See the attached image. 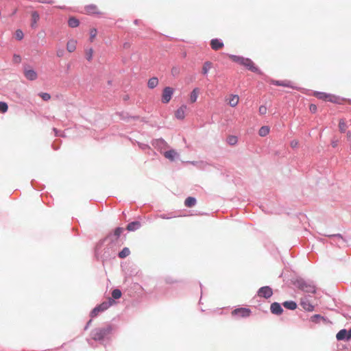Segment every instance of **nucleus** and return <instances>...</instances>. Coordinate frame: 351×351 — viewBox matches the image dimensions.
<instances>
[{"instance_id":"1","label":"nucleus","mask_w":351,"mask_h":351,"mask_svg":"<svg viewBox=\"0 0 351 351\" xmlns=\"http://www.w3.org/2000/svg\"><path fill=\"white\" fill-rule=\"evenodd\" d=\"M313 95L319 99H322L325 101H330L334 104H341L344 101L343 99L339 97V96L321 91H315Z\"/></svg>"},{"instance_id":"2","label":"nucleus","mask_w":351,"mask_h":351,"mask_svg":"<svg viewBox=\"0 0 351 351\" xmlns=\"http://www.w3.org/2000/svg\"><path fill=\"white\" fill-rule=\"evenodd\" d=\"M230 58L232 61L244 66L252 72H258V69L250 59L233 55L230 56Z\"/></svg>"},{"instance_id":"3","label":"nucleus","mask_w":351,"mask_h":351,"mask_svg":"<svg viewBox=\"0 0 351 351\" xmlns=\"http://www.w3.org/2000/svg\"><path fill=\"white\" fill-rule=\"evenodd\" d=\"M112 330V327L110 325L104 328H96L92 332V337L95 341H101L110 334Z\"/></svg>"},{"instance_id":"4","label":"nucleus","mask_w":351,"mask_h":351,"mask_svg":"<svg viewBox=\"0 0 351 351\" xmlns=\"http://www.w3.org/2000/svg\"><path fill=\"white\" fill-rule=\"evenodd\" d=\"M298 287L306 293H314L316 291L315 287L313 284L304 280L298 281Z\"/></svg>"},{"instance_id":"5","label":"nucleus","mask_w":351,"mask_h":351,"mask_svg":"<svg viewBox=\"0 0 351 351\" xmlns=\"http://www.w3.org/2000/svg\"><path fill=\"white\" fill-rule=\"evenodd\" d=\"M250 313L251 311L247 308H238L232 311V315L236 317H247Z\"/></svg>"},{"instance_id":"6","label":"nucleus","mask_w":351,"mask_h":351,"mask_svg":"<svg viewBox=\"0 0 351 351\" xmlns=\"http://www.w3.org/2000/svg\"><path fill=\"white\" fill-rule=\"evenodd\" d=\"M110 304L107 302H104L101 304L100 305L96 306L93 309V311L90 313L91 317H95L97 316L99 313L102 312L105 310H106L109 307Z\"/></svg>"},{"instance_id":"7","label":"nucleus","mask_w":351,"mask_h":351,"mask_svg":"<svg viewBox=\"0 0 351 351\" xmlns=\"http://www.w3.org/2000/svg\"><path fill=\"white\" fill-rule=\"evenodd\" d=\"M272 294V289L269 287H261L258 291V295L265 298H270Z\"/></svg>"},{"instance_id":"8","label":"nucleus","mask_w":351,"mask_h":351,"mask_svg":"<svg viewBox=\"0 0 351 351\" xmlns=\"http://www.w3.org/2000/svg\"><path fill=\"white\" fill-rule=\"evenodd\" d=\"M223 46V43L217 38L212 39L210 40V47L215 51L222 49Z\"/></svg>"},{"instance_id":"9","label":"nucleus","mask_w":351,"mask_h":351,"mask_svg":"<svg viewBox=\"0 0 351 351\" xmlns=\"http://www.w3.org/2000/svg\"><path fill=\"white\" fill-rule=\"evenodd\" d=\"M31 27L34 29L37 27L38 21L40 19L39 14L37 11H33L31 13Z\"/></svg>"},{"instance_id":"10","label":"nucleus","mask_w":351,"mask_h":351,"mask_svg":"<svg viewBox=\"0 0 351 351\" xmlns=\"http://www.w3.org/2000/svg\"><path fill=\"white\" fill-rule=\"evenodd\" d=\"M300 305L306 311H313L314 307L307 300L306 297H304L301 299Z\"/></svg>"},{"instance_id":"11","label":"nucleus","mask_w":351,"mask_h":351,"mask_svg":"<svg viewBox=\"0 0 351 351\" xmlns=\"http://www.w3.org/2000/svg\"><path fill=\"white\" fill-rule=\"evenodd\" d=\"M86 13L88 14H100L98 8L95 5H88L84 8Z\"/></svg>"},{"instance_id":"12","label":"nucleus","mask_w":351,"mask_h":351,"mask_svg":"<svg viewBox=\"0 0 351 351\" xmlns=\"http://www.w3.org/2000/svg\"><path fill=\"white\" fill-rule=\"evenodd\" d=\"M270 309H271V312L273 314H276V315H280L283 311V309L282 308L281 306L278 302L272 303L271 304Z\"/></svg>"},{"instance_id":"13","label":"nucleus","mask_w":351,"mask_h":351,"mask_svg":"<svg viewBox=\"0 0 351 351\" xmlns=\"http://www.w3.org/2000/svg\"><path fill=\"white\" fill-rule=\"evenodd\" d=\"M226 101L230 106L235 107L239 103V97L237 95H230L227 97Z\"/></svg>"},{"instance_id":"14","label":"nucleus","mask_w":351,"mask_h":351,"mask_svg":"<svg viewBox=\"0 0 351 351\" xmlns=\"http://www.w3.org/2000/svg\"><path fill=\"white\" fill-rule=\"evenodd\" d=\"M186 110V106H182L175 112V117L178 119H184Z\"/></svg>"},{"instance_id":"15","label":"nucleus","mask_w":351,"mask_h":351,"mask_svg":"<svg viewBox=\"0 0 351 351\" xmlns=\"http://www.w3.org/2000/svg\"><path fill=\"white\" fill-rule=\"evenodd\" d=\"M173 95L172 89H164V92L162 97V101L163 103H168Z\"/></svg>"},{"instance_id":"16","label":"nucleus","mask_w":351,"mask_h":351,"mask_svg":"<svg viewBox=\"0 0 351 351\" xmlns=\"http://www.w3.org/2000/svg\"><path fill=\"white\" fill-rule=\"evenodd\" d=\"M77 47V40L74 39H71L66 43V50L69 53L74 52Z\"/></svg>"},{"instance_id":"17","label":"nucleus","mask_w":351,"mask_h":351,"mask_svg":"<svg viewBox=\"0 0 351 351\" xmlns=\"http://www.w3.org/2000/svg\"><path fill=\"white\" fill-rule=\"evenodd\" d=\"M25 77L29 80H34L37 77V73L32 69H26L24 71Z\"/></svg>"},{"instance_id":"18","label":"nucleus","mask_w":351,"mask_h":351,"mask_svg":"<svg viewBox=\"0 0 351 351\" xmlns=\"http://www.w3.org/2000/svg\"><path fill=\"white\" fill-rule=\"evenodd\" d=\"M141 227V223L139 221H133L127 226V230L128 231H134Z\"/></svg>"},{"instance_id":"19","label":"nucleus","mask_w":351,"mask_h":351,"mask_svg":"<svg viewBox=\"0 0 351 351\" xmlns=\"http://www.w3.org/2000/svg\"><path fill=\"white\" fill-rule=\"evenodd\" d=\"M274 86H287L292 88V84L290 81L285 80V81H275L272 83Z\"/></svg>"},{"instance_id":"20","label":"nucleus","mask_w":351,"mask_h":351,"mask_svg":"<svg viewBox=\"0 0 351 351\" xmlns=\"http://www.w3.org/2000/svg\"><path fill=\"white\" fill-rule=\"evenodd\" d=\"M347 333L348 332L346 329H342V330H339L336 335L337 340H339V341H341V340H344V339L347 340Z\"/></svg>"},{"instance_id":"21","label":"nucleus","mask_w":351,"mask_h":351,"mask_svg":"<svg viewBox=\"0 0 351 351\" xmlns=\"http://www.w3.org/2000/svg\"><path fill=\"white\" fill-rule=\"evenodd\" d=\"M195 204L196 199L193 197H189L184 201V205L189 208L194 206Z\"/></svg>"},{"instance_id":"22","label":"nucleus","mask_w":351,"mask_h":351,"mask_svg":"<svg viewBox=\"0 0 351 351\" xmlns=\"http://www.w3.org/2000/svg\"><path fill=\"white\" fill-rule=\"evenodd\" d=\"M164 156H165V158L173 161L174 160L175 157L177 156V152L175 150H169V151L165 152L164 154Z\"/></svg>"},{"instance_id":"23","label":"nucleus","mask_w":351,"mask_h":351,"mask_svg":"<svg viewBox=\"0 0 351 351\" xmlns=\"http://www.w3.org/2000/svg\"><path fill=\"white\" fill-rule=\"evenodd\" d=\"M339 130L341 133H344L347 129V124L344 119H341L339 122Z\"/></svg>"},{"instance_id":"24","label":"nucleus","mask_w":351,"mask_h":351,"mask_svg":"<svg viewBox=\"0 0 351 351\" xmlns=\"http://www.w3.org/2000/svg\"><path fill=\"white\" fill-rule=\"evenodd\" d=\"M282 304L285 308L290 310H295L297 308V304L293 301H287L285 302Z\"/></svg>"},{"instance_id":"25","label":"nucleus","mask_w":351,"mask_h":351,"mask_svg":"<svg viewBox=\"0 0 351 351\" xmlns=\"http://www.w3.org/2000/svg\"><path fill=\"white\" fill-rule=\"evenodd\" d=\"M158 84V79L156 77H152L149 80L147 86L148 88H155Z\"/></svg>"},{"instance_id":"26","label":"nucleus","mask_w":351,"mask_h":351,"mask_svg":"<svg viewBox=\"0 0 351 351\" xmlns=\"http://www.w3.org/2000/svg\"><path fill=\"white\" fill-rule=\"evenodd\" d=\"M80 22L78 19L75 17H71L68 21V25L71 27H76L79 25Z\"/></svg>"},{"instance_id":"27","label":"nucleus","mask_w":351,"mask_h":351,"mask_svg":"<svg viewBox=\"0 0 351 351\" xmlns=\"http://www.w3.org/2000/svg\"><path fill=\"white\" fill-rule=\"evenodd\" d=\"M212 66L213 64L210 62H206L202 66V73L204 75L207 74L208 71L212 68Z\"/></svg>"},{"instance_id":"28","label":"nucleus","mask_w":351,"mask_h":351,"mask_svg":"<svg viewBox=\"0 0 351 351\" xmlns=\"http://www.w3.org/2000/svg\"><path fill=\"white\" fill-rule=\"evenodd\" d=\"M93 53L94 51L92 48H89L85 50V57L88 62H90L92 60L93 57Z\"/></svg>"},{"instance_id":"29","label":"nucleus","mask_w":351,"mask_h":351,"mask_svg":"<svg viewBox=\"0 0 351 351\" xmlns=\"http://www.w3.org/2000/svg\"><path fill=\"white\" fill-rule=\"evenodd\" d=\"M198 95H199L198 89H193V90L191 92V93L190 95V101L191 103L195 102L198 97Z\"/></svg>"},{"instance_id":"30","label":"nucleus","mask_w":351,"mask_h":351,"mask_svg":"<svg viewBox=\"0 0 351 351\" xmlns=\"http://www.w3.org/2000/svg\"><path fill=\"white\" fill-rule=\"evenodd\" d=\"M269 133V128L268 126H263L258 131V134L261 136H266Z\"/></svg>"},{"instance_id":"31","label":"nucleus","mask_w":351,"mask_h":351,"mask_svg":"<svg viewBox=\"0 0 351 351\" xmlns=\"http://www.w3.org/2000/svg\"><path fill=\"white\" fill-rule=\"evenodd\" d=\"M130 254V250L128 247H124L119 253V257L121 258H124L129 256Z\"/></svg>"},{"instance_id":"32","label":"nucleus","mask_w":351,"mask_h":351,"mask_svg":"<svg viewBox=\"0 0 351 351\" xmlns=\"http://www.w3.org/2000/svg\"><path fill=\"white\" fill-rule=\"evenodd\" d=\"M227 142L230 145H234L237 143V138L235 136H229L227 138Z\"/></svg>"},{"instance_id":"33","label":"nucleus","mask_w":351,"mask_h":351,"mask_svg":"<svg viewBox=\"0 0 351 351\" xmlns=\"http://www.w3.org/2000/svg\"><path fill=\"white\" fill-rule=\"evenodd\" d=\"M97 31L95 28H92L90 29V41L93 42L95 37L97 36Z\"/></svg>"},{"instance_id":"34","label":"nucleus","mask_w":351,"mask_h":351,"mask_svg":"<svg viewBox=\"0 0 351 351\" xmlns=\"http://www.w3.org/2000/svg\"><path fill=\"white\" fill-rule=\"evenodd\" d=\"M112 297L114 299H119L121 297V291L119 289H114L112 292Z\"/></svg>"},{"instance_id":"35","label":"nucleus","mask_w":351,"mask_h":351,"mask_svg":"<svg viewBox=\"0 0 351 351\" xmlns=\"http://www.w3.org/2000/svg\"><path fill=\"white\" fill-rule=\"evenodd\" d=\"M8 106L6 103L0 101V112L4 113L7 112Z\"/></svg>"},{"instance_id":"36","label":"nucleus","mask_w":351,"mask_h":351,"mask_svg":"<svg viewBox=\"0 0 351 351\" xmlns=\"http://www.w3.org/2000/svg\"><path fill=\"white\" fill-rule=\"evenodd\" d=\"M24 34L23 32L21 29H17L15 32V38L21 40L23 38Z\"/></svg>"},{"instance_id":"37","label":"nucleus","mask_w":351,"mask_h":351,"mask_svg":"<svg viewBox=\"0 0 351 351\" xmlns=\"http://www.w3.org/2000/svg\"><path fill=\"white\" fill-rule=\"evenodd\" d=\"M123 228H117L115 230H114V236H116L117 238L121 235V234L123 232Z\"/></svg>"},{"instance_id":"38","label":"nucleus","mask_w":351,"mask_h":351,"mask_svg":"<svg viewBox=\"0 0 351 351\" xmlns=\"http://www.w3.org/2000/svg\"><path fill=\"white\" fill-rule=\"evenodd\" d=\"M171 73L173 75H177L180 73V68L177 66H174L171 69Z\"/></svg>"},{"instance_id":"39","label":"nucleus","mask_w":351,"mask_h":351,"mask_svg":"<svg viewBox=\"0 0 351 351\" xmlns=\"http://www.w3.org/2000/svg\"><path fill=\"white\" fill-rule=\"evenodd\" d=\"M13 61L15 63H20L21 61V58L19 55L14 54L13 56Z\"/></svg>"},{"instance_id":"40","label":"nucleus","mask_w":351,"mask_h":351,"mask_svg":"<svg viewBox=\"0 0 351 351\" xmlns=\"http://www.w3.org/2000/svg\"><path fill=\"white\" fill-rule=\"evenodd\" d=\"M258 111L261 114H265L267 113V108L265 106H261Z\"/></svg>"},{"instance_id":"41","label":"nucleus","mask_w":351,"mask_h":351,"mask_svg":"<svg viewBox=\"0 0 351 351\" xmlns=\"http://www.w3.org/2000/svg\"><path fill=\"white\" fill-rule=\"evenodd\" d=\"M40 96L43 98V99L45 100V101H47V100H49L51 98L50 95L48 94V93H42L40 95Z\"/></svg>"},{"instance_id":"42","label":"nucleus","mask_w":351,"mask_h":351,"mask_svg":"<svg viewBox=\"0 0 351 351\" xmlns=\"http://www.w3.org/2000/svg\"><path fill=\"white\" fill-rule=\"evenodd\" d=\"M309 110L312 113H315L317 111V106L315 104H311L309 106Z\"/></svg>"},{"instance_id":"43","label":"nucleus","mask_w":351,"mask_h":351,"mask_svg":"<svg viewBox=\"0 0 351 351\" xmlns=\"http://www.w3.org/2000/svg\"><path fill=\"white\" fill-rule=\"evenodd\" d=\"M39 3H49V4H52L53 3V0H36Z\"/></svg>"},{"instance_id":"44","label":"nucleus","mask_w":351,"mask_h":351,"mask_svg":"<svg viewBox=\"0 0 351 351\" xmlns=\"http://www.w3.org/2000/svg\"><path fill=\"white\" fill-rule=\"evenodd\" d=\"M56 55L59 58H61L64 55V50L63 49H58L57 51H56Z\"/></svg>"},{"instance_id":"45","label":"nucleus","mask_w":351,"mask_h":351,"mask_svg":"<svg viewBox=\"0 0 351 351\" xmlns=\"http://www.w3.org/2000/svg\"><path fill=\"white\" fill-rule=\"evenodd\" d=\"M298 145V142L295 140L291 142V146L292 147H296Z\"/></svg>"},{"instance_id":"46","label":"nucleus","mask_w":351,"mask_h":351,"mask_svg":"<svg viewBox=\"0 0 351 351\" xmlns=\"http://www.w3.org/2000/svg\"><path fill=\"white\" fill-rule=\"evenodd\" d=\"M319 318H321V316H320V315H314V316H313V317H311V320H312L313 322H315V320H317V319H319Z\"/></svg>"},{"instance_id":"47","label":"nucleus","mask_w":351,"mask_h":351,"mask_svg":"<svg viewBox=\"0 0 351 351\" xmlns=\"http://www.w3.org/2000/svg\"><path fill=\"white\" fill-rule=\"evenodd\" d=\"M347 340L351 339V328L349 330H347Z\"/></svg>"},{"instance_id":"48","label":"nucleus","mask_w":351,"mask_h":351,"mask_svg":"<svg viewBox=\"0 0 351 351\" xmlns=\"http://www.w3.org/2000/svg\"><path fill=\"white\" fill-rule=\"evenodd\" d=\"M130 46V43H125L123 44V48H125V49L129 48Z\"/></svg>"},{"instance_id":"49","label":"nucleus","mask_w":351,"mask_h":351,"mask_svg":"<svg viewBox=\"0 0 351 351\" xmlns=\"http://www.w3.org/2000/svg\"><path fill=\"white\" fill-rule=\"evenodd\" d=\"M346 136H347L348 140H350L351 138V132H350V131L348 132Z\"/></svg>"},{"instance_id":"50","label":"nucleus","mask_w":351,"mask_h":351,"mask_svg":"<svg viewBox=\"0 0 351 351\" xmlns=\"http://www.w3.org/2000/svg\"><path fill=\"white\" fill-rule=\"evenodd\" d=\"M337 143L336 141H333V142H332V146L333 147H337Z\"/></svg>"},{"instance_id":"51","label":"nucleus","mask_w":351,"mask_h":351,"mask_svg":"<svg viewBox=\"0 0 351 351\" xmlns=\"http://www.w3.org/2000/svg\"><path fill=\"white\" fill-rule=\"evenodd\" d=\"M161 217L162 219H169V217H167V216H165V215H161Z\"/></svg>"},{"instance_id":"52","label":"nucleus","mask_w":351,"mask_h":351,"mask_svg":"<svg viewBox=\"0 0 351 351\" xmlns=\"http://www.w3.org/2000/svg\"><path fill=\"white\" fill-rule=\"evenodd\" d=\"M335 237H338V238H340V235L337 234V235H335Z\"/></svg>"},{"instance_id":"53","label":"nucleus","mask_w":351,"mask_h":351,"mask_svg":"<svg viewBox=\"0 0 351 351\" xmlns=\"http://www.w3.org/2000/svg\"><path fill=\"white\" fill-rule=\"evenodd\" d=\"M90 322H91V320H89V322H88V325H89Z\"/></svg>"}]
</instances>
